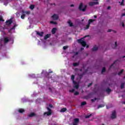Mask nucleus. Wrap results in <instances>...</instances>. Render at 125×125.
<instances>
[{
    "label": "nucleus",
    "instance_id": "nucleus-25",
    "mask_svg": "<svg viewBox=\"0 0 125 125\" xmlns=\"http://www.w3.org/2000/svg\"><path fill=\"white\" fill-rule=\"evenodd\" d=\"M105 105L104 104H99L98 106L97 109H99V108H103V107H104Z\"/></svg>",
    "mask_w": 125,
    "mask_h": 125
},
{
    "label": "nucleus",
    "instance_id": "nucleus-35",
    "mask_svg": "<svg viewBox=\"0 0 125 125\" xmlns=\"http://www.w3.org/2000/svg\"><path fill=\"white\" fill-rule=\"evenodd\" d=\"M92 115L90 114L89 115H86L85 118V119H89V118H90V117H91Z\"/></svg>",
    "mask_w": 125,
    "mask_h": 125
},
{
    "label": "nucleus",
    "instance_id": "nucleus-63",
    "mask_svg": "<svg viewBox=\"0 0 125 125\" xmlns=\"http://www.w3.org/2000/svg\"><path fill=\"white\" fill-rule=\"evenodd\" d=\"M122 1L125 2V0H122Z\"/></svg>",
    "mask_w": 125,
    "mask_h": 125
},
{
    "label": "nucleus",
    "instance_id": "nucleus-41",
    "mask_svg": "<svg viewBox=\"0 0 125 125\" xmlns=\"http://www.w3.org/2000/svg\"><path fill=\"white\" fill-rule=\"evenodd\" d=\"M75 91V89H72L69 90V92H74Z\"/></svg>",
    "mask_w": 125,
    "mask_h": 125
},
{
    "label": "nucleus",
    "instance_id": "nucleus-2",
    "mask_svg": "<svg viewBox=\"0 0 125 125\" xmlns=\"http://www.w3.org/2000/svg\"><path fill=\"white\" fill-rule=\"evenodd\" d=\"M77 42H79V43H81V44H82V46H83V47H85V46H86V42L85 41H83V39L78 40Z\"/></svg>",
    "mask_w": 125,
    "mask_h": 125
},
{
    "label": "nucleus",
    "instance_id": "nucleus-37",
    "mask_svg": "<svg viewBox=\"0 0 125 125\" xmlns=\"http://www.w3.org/2000/svg\"><path fill=\"white\" fill-rule=\"evenodd\" d=\"M116 62H117V61H115L113 62V63L112 64H111V65L109 66V69H111V68H112V67H113V65L114 64H115V63H116Z\"/></svg>",
    "mask_w": 125,
    "mask_h": 125
},
{
    "label": "nucleus",
    "instance_id": "nucleus-43",
    "mask_svg": "<svg viewBox=\"0 0 125 125\" xmlns=\"http://www.w3.org/2000/svg\"><path fill=\"white\" fill-rule=\"evenodd\" d=\"M121 5H123V6L125 5V3H124V2H123L122 1L121 3Z\"/></svg>",
    "mask_w": 125,
    "mask_h": 125
},
{
    "label": "nucleus",
    "instance_id": "nucleus-56",
    "mask_svg": "<svg viewBox=\"0 0 125 125\" xmlns=\"http://www.w3.org/2000/svg\"><path fill=\"white\" fill-rule=\"evenodd\" d=\"M80 72H82V71H83V69H80Z\"/></svg>",
    "mask_w": 125,
    "mask_h": 125
},
{
    "label": "nucleus",
    "instance_id": "nucleus-62",
    "mask_svg": "<svg viewBox=\"0 0 125 125\" xmlns=\"http://www.w3.org/2000/svg\"><path fill=\"white\" fill-rule=\"evenodd\" d=\"M49 89L50 90H51V88H49Z\"/></svg>",
    "mask_w": 125,
    "mask_h": 125
},
{
    "label": "nucleus",
    "instance_id": "nucleus-45",
    "mask_svg": "<svg viewBox=\"0 0 125 125\" xmlns=\"http://www.w3.org/2000/svg\"><path fill=\"white\" fill-rule=\"evenodd\" d=\"M49 106L50 108H52V107H53V105H52V104H50L49 105Z\"/></svg>",
    "mask_w": 125,
    "mask_h": 125
},
{
    "label": "nucleus",
    "instance_id": "nucleus-29",
    "mask_svg": "<svg viewBox=\"0 0 125 125\" xmlns=\"http://www.w3.org/2000/svg\"><path fill=\"white\" fill-rule=\"evenodd\" d=\"M83 75H84V72H83L82 74L79 75L80 80L83 78Z\"/></svg>",
    "mask_w": 125,
    "mask_h": 125
},
{
    "label": "nucleus",
    "instance_id": "nucleus-39",
    "mask_svg": "<svg viewBox=\"0 0 125 125\" xmlns=\"http://www.w3.org/2000/svg\"><path fill=\"white\" fill-rule=\"evenodd\" d=\"M79 94H80V93L78 91H76L75 93H74V95H79Z\"/></svg>",
    "mask_w": 125,
    "mask_h": 125
},
{
    "label": "nucleus",
    "instance_id": "nucleus-44",
    "mask_svg": "<svg viewBox=\"0 0 125 125\" xmlns=\"http://www.w3.org/2000/svg\"><path fill=\"white\" fill-rule=\"evenodd\" d=\"M88 71V69H86L84 70V74H85V73H87V71Z\"/></svg>",
    "mask_w": 125,
    "mask_h": 125
},
{
    "label": "nucleus",
    "instance_id": "nucleus-52",
    "mask_svg": "<svg viewBox=\"0 0 125 125\" xmlns=\"http://www.w3.org/2000/svg\"><path fill=\"white\" fill-rule=\"evenodd\" d=\"M107 9H111V7L110 6H108L107 7Z\"/></svg>",
    "mask_w": 125,
    "mask_h": 125
},
{
    "label": "nucleus",
    "instance_id": "nucleus-31",
    "mask_svg": "<svg viewBox=\"0 0 125 125\" xmlns=\"http://www.w3.org/2000/svg\"><path fill=\"white\" fill-rule=\"evenodd\" d=\"M124 71H125V70L124 69H122L120 72L118 73V76H121V74H123V72H124Z\"/></svg>",
    "mask_w": 125,
    "mask_h": 125
},
{
    "label": "nucleus",
    "instance_id": "nucleus-6",
    "mask_svg": "<svg viewBox=\"0 0 125 125\" xmlns=\"http://www.w3.org/2000/svg\"><path fill=\"white\" fill-rule=\"evenodd\" d=\"M89 6H93V5H96V4H99V2H90L88 3Z\"/></svg>",
    "mask_w": 125,
    "mask_h": 125
},
{
    "label": "nucleus",
    "instance_id": "nucleus-3",
    "mask_svg": "<svg viewBox=\"0 0 125 125\" xmlns=\"http://www.w3.org/2000/svg\"><path fill=\"white\" fill-rule=\"evenodd\" d=\"M6 25L8 26V27H9L13 23V21H12V19H10V20L6 21Z\"/></svg>",
    "mask_w": 125,
    "mask_h": 125
},
{
    "label": "nucleus",
    "instance_id": "nucleus-23",
    "mask_svg": "<svg viewBox=\"0 0 125 125\" xmlns=\"http://www.w3.org/2000/svg\"><path fill=\"white\" fill-rule=\"evenodd\" d=\"M125 83H122L120 85V87L121 89H123L125 87Z\"/></svg>",
    "mask_w": 125,
    "mask_h": 125
},
{
    "label": "nucleus",
    "instance_id": "nucleus-18",
    "mask_svg": "<svg viewBox=\"0 0 125 125\" xmlns=\"http://www.w3.org/2000/svg\"><path fill=\"white\" fill-rule=\"evenodd\" d=\"M66 111H67V108H63L61 109L60 112H61L62 113H64V112H66Z\"/></svg>",
    "mask_w": 125,
    "mask_h": 125
},
{
    "label": "nucleus",
    "instance_id": "nucleus-57",
    "mask_svg": "<svg viewBox=\"0 0 125 125\" xmlns=\"http://www.w3.org/2000/svg\"><path fill=\"white\" fill-rule=\"evenodd\" d=\"M123 104H125V102H122Z\"/></svg>",
    "mask_w": 125,
    "mask_h": 125
},
{
    "label": "nucleus",
    "instance_id": "nucleus-46",
    "mask_svg": "<svg viewBox=\"0 0 125 125\" xmlns=\"http://www.w3.org/2000/svg\"><path fill=\"white\" fill-rule=\"evenodd\" d=\"M47 109L48 110V111H51V109H50V108H49V107H47Z\"/></svg>",
    "mask_w": 125,
    "mask_h": 125
},
{
    "label": "nucleus",
    "instance_id": "nucleus-51",
    "mask_svg": "<svg viewBox=\"0 0 125 125\" xmlns=\"http://www.w3.org/2000/svg\"><path fill=\"white\" fill-rule=\"evenodd\" d=\"M122 17L125 16V13L122 14Z\"/></svg>",
    "mask_w": 125,
    "mask_h": 125
},
{
    "label": "nucleus",
    "instance_id": "nucleus-8",
    "mask_svg": "<svg viewBox=\"0 0 125 125\" xmlns=\"http://www.w3.org/2000/svg\"><path fill=\"white\" fill-rule=\"evenodd\" d=\"M73 83L74 84V87L76 88V89H78L79 86V84L76 81H73Z\"/></svg>",
    "mask_w": 125,
    "mask_h": 125
},
{
    "label": "nucleus",
    "instance_id": "nucleus-50",
    "mask_svg": "<svg viewBox=\"0 0 125 125\" xmlns=\"http://www.w3.org/2000/svg\"><path fill=\"white\" fill-rule=\"evenodd\" d=\"M74 4H71V5H70V7H74Z\"/></svg>",
    "mask_w": 125,
    "mask_h": 125
},
{
    "label": "nucleus",
    "instance_id": "nucleus-11",
    "mask_svg": "<svg viewBox=\"0 0 125 125\" xmlns=\"http://www.w3.org/2000/svg\"><path fill=\"white\" fill-rule=\"evenodd\" d=\"M9 42V39H8V37H5L4 39V43H7Z\"/></svg>",
    "mask_w": 125,
    "mask_h": 125
},
{
    "label": "nucleus",
    "instance_id": "nucleus-14",
    "mask_svg": "<svg viewBox=\"0 0 125 125\" xmlns=\"http://www.w3.org/2000/svg\"><path fill=\"white\" fill-rule=\"evenodd\" d=\"M94 21H95V20L89 19L88 20V24H89V25H90V24H91V23H92L93 22H94Z\"/></svg>",
    "mask_w": 125,
    "mask_h": 125
},
{
    "label": "nucleus",
    "instance_id": "nucleus-54",
    "mask_svg": "<svg viewBox=\"0 0 125 125\" xmlns=\"http://www.w3.org/2000/svg\"><path fill=\"white\" fill-rule=\"evenodd\" d=\"M88 47H89V46L88 45H86V48H88Z\"/></svg>",
    "mask_w": 125,
    "mask_h": 125
},
{
    "label": "nucleus",
    "instance_id": "nucleus-49",
    "mask_svg": "<svg viewBox=\"0 0 125 125\" xmlns=\"http://www.w3.org/2000/svg\"><path fill=\"white\" fill-rule=\"evenodd\" d=\"M122 27H125V23L124 22L122 23Z\"/></svg>",
    "mask_w": 125,
    "mask_h": 125
},
{
    "label": "nucleus",
    "instance_id": "nucleus-30",
    "mask_svg": "<svg viewBox=\"0 0 125 125\" xmlns=\"http://www.w3.org/2000/svg\"><path fill=\"white\" fill-rule=\"evenodd\" d=\"M75 80V75H71V80L72 81L73 83L75 82L74 80Z\"/></svg>",
    "mask_w": 125,
    "mask_h": 125
},
{
    "label": "nucleus",
    "instance_id": "nucleus-7",
    "mask_svg": "<svg viewBox=\"0 0 125 125\" xmlns=\"http://www.w3.org/2000/svg\"><path fill=\"white\" fill-rule=\"evenodd\" d=\"M117 116L116 115V111L115 110H113L112 111V113L111 116V119H116Z\"/></svg>",
    "mask_w": 125,
    "mask_h": 125
},
{
    "label": "nucleus",
    "instance_id": "nucleus-9",
    "mask_svg": "<svg viewBox=\"0 0 125 125\" xmlns=\"http://www.w3.org/2000/svg\"><path fill=\"white\" fill-rule=\"evenodd\" d=\"M52 18H53V20H58V15L54 14L52 16Z\"/></svg>",
    "mask_w": 125,
    "mask_h": 125
},
{
    "label": "nucleus",
    "instance_id": "nucleus-13",
    "mask_svg": "<svg viewBox=\"0 0 125 125\" xmlns=\"http://www.w3.org/2000/svg\"><path fill=\"white\" fill-rule=\"evenodd\" d=\"M21 12H22V13H23V14H27V15H29V14H30V11H24V10H22V11H21Z\"/></svg>",
    "mask_w": 125,
    "mask_h": 125
},
{
    "label": "nucleus",
    "instance_id": "nucleus-40",
    "mask_svg": "<svg viewBox=\"0 0 125 125\" xmlns=\"http://www.w3.org/2000/svg\"><path fill=\"white\" fill-rule=\"evenodd\" d=\"M115 45L114 46V47L113 48L114 49L118 46V44H117V42H115Z\"/></svg>",
    "mask_w": 125,
    "mask_h": 125
},
{
    "label": "nucleus",
    "instance_id": "nucleus-16",
    "mask_svg": "<svg viewBox=\"0 0 125 125\" xmlns=\"http://www.w3.org/2000/svg\"><path fill=\"white\" fill-rule=\"evenodd\" d=\"M98 50V47L96 46V45H95L93 48H92V51H96V50Z\"/></svg>",
    "mask_w": 125,
    "mask_h": 125
},
{
    "label": "nucleus",
    "instance_id": "nucleus-27",
    "mask_svg": "<svg viewBox=\"0 0 125 125\" xmlns=\"http://www.w3.org/2000/svg\"><path fill=\"white\" fill-rule=\"evenodd\" d=\"M29 8H30L31 9V10H33V9H34V8H35V5H30Z\"/></svg>",
    "mask_w": 125,
    "mask_h": 125
},
{
    "label": "nucleus",
    "instance_id": "nucleus-53",
    "mask_svg": "<svg viewBox=\"0 0 125 125\" xmlns=\"http://www.w3.org/2000/svg\"><path fill=\"white\" fill-rule=\"evenodd\" d=\"M94 17L95 18H97V16L94 15Z\"/></svg>",
    "mask_w": 125,
    "mask_h": 125
},
{
    "label": "nucleus",
    "instance_id": "nucleus-15",
    "mask_svg": "<svg viewBox=\"0 0 125 125\" xmlns=\"http://www.w3.org/2000/svg\"><path fill=\"white\" fill-rule=\"evenodd\" d=\"M50 36H51V34H46L44 37V40H47V39H48Z\"/></svg>",
    "mask_w": 125,
    "mask_h": 125
},
{
    "label": "nucleus",
    "instance_id": "nucleus-47",
    "mask_svg": "<svg viewBox=\"0 0 125 125\" xmlns=\"http://www.w3.org/2000/svg\"><path fill=\"white\" fill-rule=\"evenodd\" d=\"M107 32H108V33H110V32H112V29H108V30H107Z\"/></svg>",
    "mask_w": 125,
    "mask_h": 125
},
{
    "label": "nucleus",
    "instance_id": "nucleus-19",
    "mask_svg": "<svg viewBox=\"0 0 125 125\" xmlns=\"http://www.w3.org/2000/svg\"><path fill=\"white\" fill-rule=\"evenodd\" d=\"M51 111H47L44 113V115H47V116H49L51 115Z\"/></svg>",
    "mask_w": 125,
    "mask_h": 125
},
{
    "label": "nucleus",
    "instance_id": "nucleus-1",
    "mask_svg": "<svg viewBox=\"0 0 125 125\" xmlns=\"http://www.w3.org/2000/svg\"><path fill=\"white\" fill-rule=\"evenodd\" d=\"M83 3H81L79 7V10H81V11H85L87 6L86 5H84L83 8Z\"/></svg>",
    "mask_w": 125,
    "mask_h": 125
},
{
    "label": "nucleus",
    "instance_id": "nucleus-48",
    "mask_svg": "<svg viewBox=\"0 0 125 125\" xmlns=\"http://www.w3.org/2000/svg\"><path fill=\"white\" fill-rule=\"evenodd\" d=\"M78 54H79V52H75V56L78 55Z\"/></svg>",
    "mask_w": 125,
    "mask_h": 125
},
{
    "label": "nucleus",
    "instance_id": "nucleus-20",
    "mask_svg": "<svg viewBox=\"0 0 125 125\" xmlns=\"http://www.w3.org/2000/svg\"><path fill=\"white\" fill-rule=\"evenodd\" d=\"M18 111H19V112L21 113V114H22V113H24V112H25V110L23 108H21V109H19Z\"/></svg>",
    "mask_w": 125,
    "mask_h": 125
},
{
    "label": "nucleus",
    "instance_id": "nucleus-32",
    "mask_svg": "<svg viewBox=\"0 0 125 125\" xmlns=\"http://www.w3.org/2000/svg\"><path fill=\"white\" fill-rule=\"evenodd\" d=\"M50 23L51 24H54V25H57V22L56 21H51Z\"/></svg>",
    "mask_w": 125,
    "mask_h": 125
},
{
    "label": "nucleus",
    "instance_id": "nucleus-24",
    "mask_svg": "<svg viewBox=\"0 0 125 125\" xmlns=\"http://www.w3.org/2000/svg\"><path fill=\"white\" fill-rule=\"evenodd\" d=\"M106 92H107V93H110V92H111V91H112V90H111V89H110L109 87H108L107 88H106Z\"/></svg>",
    "mask_w": 125,
    "mask_h": 125
},
{
    "label": "nucleus",
    "instance_id": "nucleus-42",
    "mask_svg": "<svg viewBox=\"0 0 125 125\" xmlns=\"http://www.w3.org/2000/svg\"><path fill=\"white\" fill-rule=\"evenodd\" d=\"M91 85H92V83H89L87 86L88 87H89V86H91Z\"/></svg>",
    "mask_w": 125,
    "mask_h": 125
},
{
    "label": "nucleus",
    "instance_id": "nucleus-22",
    "mask_svg": "<svg viewBox=\"0 0 125 125\" xmlns=\"http://www.w3.org/2000/svg\"><path fill=\"white\" fill-rule=\"evenodd\" d=\"M73 65L74 67H77V66H79V65H80V62H74Z\"/></svg>",
    "mask_w": 125,
    "mask_h": 125
},
{
    "label": "nucleus",
    "instance_id": "nucleus-10",
    "mask_svg": "<svg viewBox=\"0 0 125 125\" xmlns=\"http://www.w3.org/2000/svg\"><path fill=\"white\" fill-rule=\"evenodd\" d=\"M36 33H37V35H38V36H40V37H42V36H43V32H39V31H36Z\"/></svg>",
    "mask_w": 125,
    "mask_h": 125
},
{
    "label": "nucleus",
    "instance_id": "nucleus-60",
    "mask_svg": "<svg viewBox=\"0 0 125 125\" xmlns=\"http://www.w3.org/2000/svg\"><path fill=\"white\" fill-rule=\"evenodd\" d=\"M86 37H89V35H87V36H85V38Z\"/></svg>",
    "mask_w": 125,
    "mask_h": 125
},
{
    "label": "nucleus",
    "instance_id": "nucleus-17",
    "mask_svg": "<svg viewBox=\"0 0 125 125\" xmlns=\"http://www.w3.org/2000/svg\"><path fill=\"white\" fill-rule=\"evenodd\" d=\"M56 28H53L52 29V34H53V35H54V34H55V33H56Z\"/></svg>",
    "mask_w": 125,
    "mask_h": 125
},
{
    "label": "nucleus",
    "instance_id": "nucleus-64",
    "mask_svg": "<svg viewBox=\"0 0 125 125\" xmlns=\"http://www.w3.org/2000/svg\"><path fill=\"white\" fill-rule=\"evenodd\" d=\"M114 33H116V31H114Z\"/></svg>",
    "mask_w": 125,
    "mask_h": 125
},
{
    "label": "nucleus",
    "instance_id": "nucleus-21",
    "mask_svg": "<svg viewBox=\"0 0 125 125\" xmlns=\"http://www.w3.org/2000/svg\"><path fill=\"white\" fill-rule=\"evenodd\" d=\"M36 114H35L34 113H31L30 114H29L28 115V117H29L30 118L32 117H34L35 116Z\"/></svg>",
    "mask_w": 125,
    "mask_h": 125
},
{
    "label": "nucleus",
    "instance_id": "nucleus-5",
    "mask_svg": "<svg viewBox=\"0 0 125 125\" xmlns=\"http://www.w3.org/2000/svg\"><path fill=\"white\" fill-rule=\"evenodd\" d=\"M17 26H18V25H17V24H14L13 27L11 28L10 29L8 30V33H9L10 34L11 33V31H12V30H15V28H16Z\"/></svg>",
    "mask_w": 125,
    "mask_h": 125
},
{
    "label": "nucleus",
    "instance_id": "nucleus-36",
    "mask_svg": "<svg viewBox=\"0 0 125 125\" xmlns=\"http://www.w3.org/2000/svg\"><path fill=\"white\" fill-rule=\"evenodd\" d=\"M106 71V68L105 67H103L102 70V73H104Z\"/></svg>",
    "mask_w": 125,
    "mask_h": 125
},
{
    "label": "nucleus",
    "instance_id": "nucleus-12",
    "mask_svg": "<svg viewBox=\"0 0 125 125\" xmlns=\"http://www.w3.org/2000/svg\"><path fill=\"white\" fill-rule=\"evenodd\" d=\"M68 24H69L70 27H73L74 26V24L72 22L71 20H69L67 21Z\"/></svg>",
    "mask_w": 125,
    "mask_h": 125
},
{
    "label": "nucleus",
    "instance_id": "nucleus-34",
    "mask_svg": "<svg viewBox=\"0 0 125 125\" xmlns=\"http://www.w3.org/2000/svg\"><path fill=\"white\" fill-rule=\"evenodd\" d=\"M89 26H90V24L88 23L87 25H86V27H85V29L86 30H87V29L89 28Z\"/></svg>",
    "mask_w": 125,
    "mask_h": 125
},
{
    "label": "nucleus",
    "instance_id": "nucleus-4",
    "mask_svg": "<svg viewBox=\"0 0 125 125\" xmlns=\"http://www.w3.org/2000/svg\"><path fill=\"white\" fill-rule=\"evenodd\" d=\"M80 122V119L79 118H75L72 123L73 125H78L79 122Z\"/></svg>",
    "mask_w": 125,
    "mask_h": 125
},
{
    "label": "nucleus",
    "instance_id": "nucleus-59",
    "mask_svg": "<svg viewBox=\"0 0 125 125\" xmlns=\"http://www.w3.org/2000/svg\"><path fill=\"white\" fill-rule=\"evenodd\" d=\"M50 74H51V73H53V72L52 71H50V72H49Z\"/></svg>",
    "mask_w": 125,
    "mask_h": 125
},
{
    "label": "nucleus",
    "instance_id": "nucleus-58",
    "mask_svg": "<svg viewBox=\"0 0 125 125\" xmlns=\"http://www.w3.org/2000/svg\"><path fill=\"white\" fill-rule=\"evenodd\" d=\"M81 50H83V48H81Z\"/></svg>",
    "mask_w": 125,
    "mask_h": 125
},
{
    "label": "nucleus",
    "instance_id": "nucleus-55",
    "mask_svg": "<svg viewBox=\"0 0 125 125\" xmlns=\"http://www.w3.org/2000/svg\"><path fill=\"white\" fill-rule=\"evenodd\" d=\"M91 101H92V102H94V99H92Z\"/></svg>",
    "mask_w": 125,
    "mask_h": 125
},
{
    "label": "nucleus",
    "instance_id": "nucleus-33",
    "mask_svg": "<svg viewBox=\"0 0 125 125\" xmlns=\"http://www.w3.org/2000/svg\"><path fill=\"white\" fill-rule=\"evenodd\" d=\"M84 105H86V103L85 102L81 103V106H84Z\"/></svg>",
    "mask_w": 125,
    "mask_h": 125
},
{
    "label": "nucleus",
    "instance_id": "nucleus-26",
    "mask_svg": "<svg viewBox=\"0 0 125 125\" xmlns=\"http://www.w3.org/2000/svg\"><path fill=\"white\" fill-rule=\"evenodd\" d=\"M25 16L26 15L25 14L22 13V14L21 16V19H24Z\"/></svg>",
    "mask_w": 125,
    "mask_h": 125
},
{
    "label": "nucleus",
    "instance_id": "nucleus-61",
    "mask_svg": "<svg viewBox=\"0 0 125 125\" xmlns=\"http://www.w3.org/2000/svg\"><path fill=\"white\" fill-rule=\"evenodd\" d=\"M123 58H125V56H124L123 57Z\"/></svg>",
    "mask_w": 125,
    "mask_h": 125
},
{
    "label": "nucleus",
    "instance_id": "nucleus-38",
    "mask_svg": "<svg viewBox=\"0 0 125 125\" xmlns=\"http://www.w3.org/2000/svg\"><path fill=\"white\" fill-rule=\"evenodd\" d=\"M68 46H64L63 47V49L64 50H66V49H67V48H68Z\"/></svg>",
    "mask_w": 125,
    "mask_h": 125
},
{
    "label": "nucleus",
    "instance_id": "nucleus-28",
    "mask_svg": "<svg viewBox=\"0 0 125 125\" xmlns=\"http://www.w3.org/2000/svg\"><path fill=\"white\" fill-rule=\"evenodd\" d=\"M0 22H4V20H3L1 15H0Z\"/></svg>",
    "mask_w": 125,
    "mask_h": 125
}]
</instances>
